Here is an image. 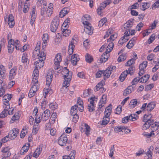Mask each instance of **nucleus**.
I'll return each instance as SVG.
<instances>
[{
	"mask_svg": "<svg viewBox=\"0 0 159 159\" xmlns=\"http://www.w3.org/2000/svg\"><path fill=\"white\" fill-rule=\"evenodd\" d=\"M40 43L38 42L33 52V57L35 59L38 58L39 59L34 62V65L36 68L39 69L44 66V61L46 59L45 53L43 51H40Z\"/></svg>",
	"mask_w": 159,
	"mask_h": 159,
	"instance_id": "f257e3e1",
	"label": "nucleus"
},
{
	"mask_svg": "<svg viewBox=\"0 0 159 159\" xmlns=\"http://www.w3.org/2000/svg\"><path fill=\"white\" fill-rule=\"evenodd\" d=\"M61 74L64 78V81L63 83L62 88H65L66 90H68L72 78V72L70 71L66 67H64L62 70Z\"/></svg>",
	"mask_w": 159,
	"mask_h": 159,
	"instance_id": "f03ea898",
	"label": "nucleus"
},
{
	"mask_svg": "<svg viewBox=\"0 0 159 159\" xmlns=\"http://www.w3.org/2000/svg\"><path fill=\"white\" fill-rule=\"evenodd\" d=\"M116 68L115 66H111L108 67L106 70H99L96 73V77L97 78H100L103 74L104 79H107L109 77L112 72L116 70Z\"/></svg>",
	"mask_w": 159,
	"mask_h": 159,
	"instance_id": "7ed1b4c3",
	"label": "nucleus"
},
{
	"mask_svg": "<svg viewBox=\"0 0 159 159\" xmlns=\"http://www.w3.org/2000/svg\"><path fill=\"white\" fill-rule=\"evenodd\" d=\"M8 51L9 53H12L15 47L16 50H19L20 48V42L17 39H10L8 40Z\"/></svg>",
	"mask_w": 159,
	"mask_h": 159,
	"instance_id": "20e7f679",
	"label": "nucleus"
},
{
	"mask_svg": "<svg viewBox=\"0 0 159 159\" xmlns=\"http://www.w3.org/2000/svg\"><path fill=\"white\" fill-rule=\"evenodd\" d=\"M50 115V111L48 109H46L44 111L43 113L36 116L34 121L37 124L40 123L41 120L45 122L49 119Z\"/></svg>",
	"mask_w": 159,
	"mask_h": 159,
	"instance_id": "39448f33",
	"label": "nucleus"
},
{
	"mask_svg": "<svg viewBox=\"0 0 159 159\" xmlns=\"http://www.w3.org/2000/svg\"><path fill=\"white\" fill-rule=\"evenodd\" d=\"M97 98L95 97H91L88 99L90 104H88L87 108L89 111L91 112L94 110L95 105L97 103Z\"/></svg>",
	"mask_w": 159,
	"mask_h": 159,
	"instance_id": "423d86ee",
	"label": "nucleus"
},
{
	"mask_svg": "<svg viewBox=\"0 0 159 159\" xmlns=\"http://www.w3.org/2000/svg\"><path fill=\"white\" fill-rule=\"evenodd\" d=\"M59 24V20L57 17H55L52 20L50 25V30L52 32H55Z\"/></svg>",
	"mask_w": 159,
	"mask_h": 159,
	"instance_id": "0eeeda50",
	"label": "nucleus"
},
{
	"mask_svg": "<svg viewBox=\"0 0 159 159\" xmlns=\"http://www.w3.org/2000/svg\"><path fill=\"white\" fill-rule=\"evenodd\" d=\"M4 20L6 23H8L10 28H12L14 26V19L12 14H10L7 17L6 16V17H4Z\"/></svg>",
	"mask_w": 159,
	"mask_h": 159,
	"instance_id": "6e6552de",
	"label": "nucleus"
},
{
	"mask_svg": "<svg viewBox=\"0 0 159 159\" xmlns=\"http://www.w3.org/2000/svg\"><path fill=\"white\" fill-rule=\"evenodd\" d=\"M68 143V138L65 134H62L58 140L59 145L61 146H65Z\"/></svg>",
	"mask_w": 159,
	"mask_h": 159,
	"instance_id": "1a4fd4ad",
	"label": "nucleus"
},
{
	"mask_svg": "<svg viewBox=\"0 0 159 159\" xmlns=\"http://www.w3.org/2000/svg\"><path fill=\"white\" fill-rule=\"evenodd\" d=\"M83 23L85 25L84 31L89 35H91L93 33V30L92 27L90 25L89 23L87 21H83Z\"/></svg>",
	"mask_w": 159,
	"mask_h": 159,
	"instance_id": "9d476101",
	"label": "nucleus"
},
{
	"mask_svg": "<svg viewBox=\"0 0 159 159\" xmlns=\"http://www.w3.org/2000/svg\"><path fill=\"white\" fill-rule=\"evenodd\" d=\"M19 133V129L17 128H14L9 132L8 136L10 139L13 140L15 139Z\"/></svg>",
	"mask_w": 159,
	"mask_h": 159,
	"instance_id": "9b49d317",
	"label": "nucleus"
},
{
	"mask_svg": "<svg viewBox=\"0 0 159 159\" xmlns=\"http://www.w3.org/2000/svg\"><path fill=\"white\" fill-rule=\"evenodd\" d=\"M107 96L105 95H102L101 99L100 100V101L98 102V111H102L101 108L103 107L104 105L105 104L107 100Z\"/></svg>",
	"mask_w": 159,
	"mask_h": 159,
	"instance_id": "f8f14e48",
	"label": "nucleus"
},
{
	"mask_svg": "<svg viewBox=\"0 0 159 159\" xmlns=\"http://www.w3.org/2000/svg\"><path fill=\"white\" fill-rule=\"evenodd\" d=\"M17 70L16 67H14L10 71L9 74V79L11 81L14 79L16 75V71Z\"/></svg>",
	"mask_w": 159,
	"mask_h": 159,
	"instance_id": "ddd939ff",
	"label": "nucleus"
},
{
	"mask_svg": "<svg viewBox=\"0 0 159 159\" xmlns=\"http://www.w3.org/2000/svg\"><path fill=\"white\" fill-rule=\"evenodd\" d=\"M53 77V74L52 72H50L48 73L46 79V84L47 85H49L50 84L52 81Z\"/></svg>",
	"mask_w": 159,
	"mask_h": 159,
	"instance_id": "4468645a",
	"label": "nucleus"
},
{
	"mask_svg": "<svg viewBox=\"0 0 159 159\" xmlns=\"http://www.w3.org/2000/svg\"><path fill=\"white\" fill-rule=\"evenodd\" d=\"M112 109V106L110 104L108 107H106L104 112L105 117H110V116L111 114Z\"/></svg>",
	"mask_w": 159,
	"mask_h": 159,
	"instance_id": "2eb2a0df",
	"label": "nucleus"
},
{
	"mask_svg": "<svg viewBox=\"0 0 159 159\" xmlns=\"http://www.w3.org/2000/svg\"><path fill=\"white\" fill-rule=\"evenodd\" d=\"M134 87L132 86H129L124 91L123 95L124 96H127L128 94L131 93L132 91H133Z\"/></svg>",
	"mask_w": 159,
	"mask_h": 159,
	"instance_id": "dca6fc26",
	"label": "nucleus"
},
{
	"mask_svg": "<svg viewBox=\"0 0 159 159\" xmlns=\"http://www.w3.org/2000/svg\"><path fill=\"white\" fill-rule=\"evenodd\" d=\"M80 58L77 54H74L71 56V61L73 65H76L77 62L79 61Z\"/></svg>",
	"mask_w": 159,
	"mask_h": 159,
	"instance_id": "f3484780",
	"label": "nucleus"
},
{
	"mask_svg": "<svg viewBox=\"0 0 159 159\" xmlns=\"http://www.w3.org/2000/svg\"><path fill=\"white\" fill-rule=\"evenodd\" d=\"M30 146L29 143H26L25 145L22 147L20 151V153L21 155L24 154L28 150Z\"/></svg>",
	"mask_w": 159,
	"mask_h": 159,
	"instance_id": "a211bd4d",
	"label": "nucleus"
},
{
	"mask_svg": "<svg viewBox=\"0 0 159 159\" xmlns=\"http://www.w3.org/2000/svg\"><path fill=\"white\" fill-rule=\"evenodd\" d=\"M136 39V38L135 37H134L132 38L127 44V47L129 49H130L132 48L135 43Z\"/></svg>",
	"mask_w": 159,
	"mask_h": 159,
	"instance_id": "6ab92c4d",
	"label": "nucleus"
},
{
	"mask_svg": "<svg viewBox=\"0 0 159 159\" xmlns=\"http://www.w3.org/2000/svg\"><path fill=\"white\" fill-rule=\"evenodd\" d=\"M148 120H150L149 121L150 123L154 122L152 118V116L151 114H145L143 116V121H148Z\"/></svg>",
	"mask_w": 159,
	"mask_h": 159,
	"instance_id": "aec40b11",
	"label": "nucleus"
},
{
	"mask_svg": "<svg viewBox=\"0 0 159 159\" xmlns=\"http://www.w3.org/2000/svg\"><path fill=\"white\" fill-rule=\"evenodd\" d=\"M75 46L73 42L71 41L69 43L68 50V53L69 55H71L73 53Z\"/></svg>",
	"mask_w": 159,
	"mask_h": 159,
	"instance_id": "412c9836",
	"label": "nucleus"
},
{
	"mask_svg": "<svg viewBox=\"0 0 159 159\" xmlns=\"http://www.w3.org/2000/svg\"><path fill=\"white\" fill-rule=\"evenodd\" d=\"M69 11V9L67 8H64L60 11L59 14V16L61 18L63 17Z\"/></svg>",
	"mask_w": 159,
	"mask_h": 159,
	"instance_id": "4be33fe9",
	"label": "nucleus"
},
{
	"mask_svg": "<svg viewBox=\"0 0 159 159\" xmlns=\"http://www.w3.org/2000/svg\"><path fill=\"white\" fill-rule=\"evenodd\" d=\"M62 60L61 56L60 53L57 54L55 56V58L54 60L55 64H60V62Z\"/></svg>",
	"mask_w": 159,
	"mask_h": 159,
	"instance_id": "5701e85b",
	"label": "nucleus"
},
{
	"mask_svg": "<svg viewBox=\"0 0 159 159\" xmlns=\"http://www.w3.org/2000/svg\"><path fill=\"white\" fill-rule=\"evenodd\" d=\"M12 98V96L11 94H8L5 95L3 97V101L4 103H5V102H9V101L11 100Z\"/></svg>",
	"mask_w": 159,
	"mask_h": 159,
	"instance_id": "b1692460",
	"label": "nucleus"
},
{
	"mask_svg": "<svg viewBox=\"0 0 159 159\" xmlns=\"http://www.w3.org/2000/svg\"><path fill=\"white\" fill-rule=\"evenodd\" d=\"M75 151H72L71 153H70L69 155H65L63 156L62 159H75Z\"/></svg>",
	"mask_w": 159,
	"mask_h": 159,
	"instance_id": "393cba45",
	"label": "nucleus"
},
{
	"mask_svg": "<svg viewBox=\"0 0 159 159\" xmlns=\"http://www.w3.org/2000/svg\"><path fill=\"white\" fill-rule=\"evenodd\" d=\"M155 107V104L153 102H151L149 103L146 108V110L147 111H151Z\"/></svg>",
	"mask_w": 159,
	"mask_h": 159,
	"instance_id": "a878e982",
	"label": "nucleus"
},
{
	"mask_svg": "<svg viewBox=\"0 0 159 159\" xmlns=\"http://www.w3.org/2000/svg\"><path fill=\"white\" fill-rule=\"evenodd\" d=\"M129 39V37L128 36L126 37L124 34L123 37H122L119 41L118 44H120V45H122L125 43L127 41H128Z\"/></svg>",
	"mask_w": 159,
	"mask_h": 159,
	"instance_id": "bb28decb",
	"label": "nucleus"
},
{
	"mask_svg": "<svg viewBox=\"0 0 159 159\" xmlns=\"http://www.w3.org/2000/svg\"><path fill=\"white\" fill-rule=\"evenodd\" d=\"M29 60L27 57V54L26 53H23L21 58L22 62L27 65V63H29Z\"/></svg>",
	"mask_w": 159,
	"mask_h": 159,
	"instance_id": "cd10ccee",
	"label": "nucleus"
},
{
	"mask_svg": "<svg viewBox=\"0 0 159 159\" xmlns=\"http://www.w3.org/2000/svg\"><path fill=\"white\" fill-rule=\"evenodd\" d=\"M0 74L2 77H4L6 75L5 67L2 65L0 66Z\"/></svg>",
	"mask_w": 159,
	"mask_h": 159,
	"instance_id": "c85d7f7f",
	"label": "nucleus"
},
{
	"mask_svg": "<svg viewBox=\"0 0 159 159\" xmlns=\"http://www.w3.org/2000/svg\"><path fill=\"white\" fill-rule=\"evenodd\" d=\"M78 107V106L76 105H75L74 106L71 107L70 112V114L71 116L77 114Z\"/></svg>",
	"mask_w": 159,
	"mask_h": 159,
	"instance_id": "c756f323",
	"label": "nucleus"
},
{
	"mask_svg": "<svg viewBox=\"0 0 159 159\" xmlns=\"http://www.w3.org/2000/svg\"><path fill=\"white\" fill-rule=\"evenodd\" d=\"M48 34H44L43 35V37L42 38V40L43 41V44H42V47L43 48V49L44 48H45L46 44H47V41L48 40Z\"/></svg>",
	"mask_w": 159,
	"mask_h": 159,
	"instance_id": "7c9ffc66",
	"label": "nucleus"
},
{
	"mask_svg": "<svg viewBox=\"0 0 159 159\" xmlns=\"http://www.w3.org/2000/svg\"><path fill=\"white\" fill-rule=\"evenodd\" d=\"M148 120V121H144L145 123L142 126V129L143 130H146L148 129L149 128L150 126L153 125V123H150Z\"/></svg>",
	"mask_w": 159,
	"mask_h": 159,
	"instance_id": "2f4dec72",
	"label": "nucleus"
},
{
	"mask_svg": "<svg viewBox=\"0 0 159 159\" xmlns=\"http://www.w3.org/2000/svg\"><path fill=\"white\" fill-rule=\"evenodd\" d=\"M150 6V5L149 3L143 2L142 3V6H140V8L142 10L144 11L149 8Z\"/></svg>",
	"mask_w": 159,
	"mask_h": 159,
	"instance_id": "473e14b6",
	"label": "nucleus"
},
{
	"mask_svg": "<svg viewBox=\"0 0 159 159\" xmlns=\"http://www.w3.org/2000/svg\"><path fill=\"white\" fill-rule=\"evenodd\" d=\"M135 33V30H131L130 29H129L128 30L125 31L124 33V34L126 37H129V35H134Z\"/></svg>",
	"mask_w": 159,
	"mask_h": 159,
	"instance_id": "72a5a7b5",
	"label": "nucleus"
},
{
	"mask_svg": "<svg viewBox=\"0 0 159 159\" xmlns=\"http://www.w3.org/2000/svg\"><path fill=\"white\" fill-rule=\"evenodd\" d=\"M128 74V72L127 71H124L120 75L119 79L121 82L123 81L125 79Z\"/></svg>",
	"mask_w": 159,
	"mask_h": 159,
	"instance_id": "f704fd0d",
	"label": "nucleus"
},
{
	"mask_svg": "<svg viewBox=\"0 0 159 159\" xmlns=\"http://www.w3.org/2000/svg\"><path fill=\"white\" fill-rule=\"evenodd\" d=\"M110 120V117L103 116L102 121V125L105 126L109 123Z\"/></svg>",
	"mask_w": 159,
	"mask_h": 159,
	"instance_id": "c9c22d12",
	"label": "nucleus"
},
{
	"mask_svg": "<svg viewBox=\"0 0 159 159\" xmlns=\"http://www.w3.org/2000/svg\"><path fill=\"white\" fill-rule=\"evenodd\" d=\"M42 151V148H38L33 154V157L35 158L38 157Z\"/></svg>",
	"mask_w": 159,
	"mask_h": 159,
	"instance_id": "e433bc0d",
	"label": "nucleus"
},
{
	"mask_svg": "<svg viewBox=\"0 0 159 159\" xmlns=\"http://www.w3.org/2000/svg\"><path fill=\"white\" fill-rule=\"evenodd\" d=\"M108 55L103 53L101 56L100 59V61L101 63H104L106 62L108 59Z\"/></svg>",
	"mask_w": 159,
	"mask_h": 159,
	"instance_id": "4c0bfd02",
	"label": "nucleus"
},
{
	"mask_svg": "<svg viewBox=\"0 0 159 159\" xmlns=\"http://www.w3.org/2000/svg\"><path fill=\"white\" fill-rule=\"evenodd\" d=\"M149 75L148 74L144 75L140 79V82L142 83H146L148 80L149 78Z\"/></svg>",
	"mask_w": 159,
	"mask_h": 159,
	"instance_id": "58836bf2",
	"label": "nucleus"
},
{
	"mask_svg": "<svg viewBox=\"0 0 159 159\" xmlns=\"http://www.w3.org/2000/svg\"><path fill=\"white\" fill-rule=\"evenodd\" d=\"M50 5L51 6V7H48L46 11L47 14L49 17L50 16H51L53 10V8L52 7L53 4H51Z\"/></svg>",
	"mask_w": 159,
	"mask_h": 159,
	"instance_id": "ea45409f",
	"label": "nucleus"
},
{
	"mask_svg": "<svg viewBox=\"0 0 159 159\" xmlns=\"http://www.w3.org/2000/svg\"><path fill=\"white\" fill-rule=\"evenodd\" d=\"M85 59L86 61L89 63H91L93 61V58L92 56L88 53L86 54Z\"/></svg>",
	"mask_w": 159,
	"mask_h": 159,
	"instance_id": "a19ab883",
	"label": "nucleus"
},
{
	"mask_svg": "<svg viewBox=\"0 0 159 159\" xmlns=\"http://www.w3.org/2000/svg\"><path fill=\"white\" fill-rule=\"evenodd\" d=\"M49 107L51 110L54 111L57 109L58 107V105L56 102H53L49 104Z\"/></svg>",
	"mask_w": 159,
	"mask_h": 159,
	"instance_id": "79ce46f5",
	"label": "nucleus"
},
{
	"mask_svg": "<svg viewBox=\"0 0 159 159\" xmlns=\"http://www.w3.org/2000/svg\"><path fill=\"white\" fill-rule=\"evenodd\" d=\"M129 120L132 121H135L138 118V116L135 114H131L129 116H128Z\"/></svg>",
	"mask_w": 159,
	"mask_h": 159,
	"instance_id": "37998d69",
	"label": "nucleus"
},
{
	"mask_svg": "<svg viewBox=\"0 0 159 159\" xmlns=\"http://www.w3.org/2000/svg\"><path fill=\"white\" fill-rule=\"evenodd\" d=\"M103 87V84L102 81H101L94 88V91L96 92L99 90L101 88Z\"/></svg>",
	"mask_w": 159,
	"mask_h": 159,
	"instance_id": "c03bdc74",
	"label": "nucleus"
},
{
	"mask_svg": "<svg viewBox=\"0 0 159 159\" xmlns=\"http://www.w3.org/2000/svg\"><path fill=\"white\" fill-rule=\"evenodd\" d=\"M62 34L64 36L67 37L69 35L71 32V30L67 29H63L62 30Z\"/></svg>",
	"mask_w": 159,
	"mask_h": 159,
	"instance_id": "a18cd8bd",
	"label": "nucleus"
},
{
	"mask_svg": "<svg viewBox=\"0 0 159 159\" xmlns=\"http://www.w3.org/2000/svg\"><path fill=\"white\" fill-rule=\"evenodd\" d=\"M133 25V20H128L125 24V26L127 28H130Z\"/></svg>",
	"mask_w": 159,
	"mask_h": 159,
	"instance_id": "49530a36",
	"label": "nucleus"
},
{
	"mask_svg": "<svg viewBox=\"0 0 159 159\" xmlns=\"http://www.w3.org/2000/svg\"><path fill=\"white\" fill-rule=\"evenodd\" d=\"M126 58V55L125 54H122L120 55L118 58L117 61L120 62L124 61Z\"/></svg>",
	"mask_w": 159,
	"mask_h": 159,
	"instance_id": "de8ad7c7",
	"label": "nucleus"
},
{
	"mask_svg": "<svg viewBox=\"0 0 159 159\" xmlns=\"http://www.w3.org/2000/svg\"><path fill=\"white\" fill-rule=\"evenodd\" d=\"M48 102L46 98L43 99V101L41 102V107L43 110L45 108L46 105L47 104Z\"/></svg>",
	"mask_w": 159,
	"mask_h": 159,
	"instance_id": "09e8293b",
	"label": "nucleus"
},
{
	"mask_svg": "<svg viewBox=\"0 0 159 159\" xmlns=\"http://www.w3.org/2000/svg\"><path fill=\"white\" fill-rule=\"evenodd\" d=\"M148 62L147 61H143L142 63L140 64L139 65V69H143L144 70L147 66Z\"/></svg>",
	"mask_w": 159,
	"mask_h": 159,
	"instance_id": "8fccbe9b",
	"label": "nucleus"
},
{
	"mask_svg": "<svg viewBox=\"0 0 159 159\" xmlns=\"http://www.w3.org/2000/svg\"><path fill=\"white\" fill-rule=\"evenodd\" d=\"M125 127L124 126H118L115 128L114 131L116 132H119L121 131L123 132V129H125Z\"/></svg>",
	"mask_w": 159,
	"mask_h": 159,
	"instance_id": "3c124183",
	"label": "nucleus"
},
{
	"mask_svg": "<svg viewBox=\"0 0 159 159\" xmlns=\"http://www.w3.org/2000/svg\"><path fill=\"white\" fill-rule=\"evenodd\" d=\"M140 78L139 77H136L131 82L132 85H131V86L134 87L135 88V86L134 85L137 83L138 82L140 81Z\"/></svg>",
	"mask_w": 159,
	"mask_h": 159,
	"instance_id": "603ef678",
	"label": "nucleus"
},
{
	"mask_svg": "<svg viewBox=\"0 0 159 159\" xmlns=\"http://www.w3.org/2000/svg\"><path fill=\"white\" fill-rule=\"evenodd\" d=\"M137 100L136 99H134L131 101L129 105L131 107L134 108L137 105Z\"/></svg>",
	"mask_w": 159,
	"mask_h": 159,
	"instance_id": "864d4df0",
	"label": "nucleus"
},
{
	"mask_svg": "<svg viewBox=\"0 0 159 159\" xmlns=\"http://www.w3.org/2000/svg\"><path fill=\"white\" fill-rule=\"evenodd\" d=\"M19 118L20 116H19V113H16L12 117L11 119V121L12 122H13L16 120L19 119Z\"/></svg>",
	"mask_w": 159,
	"mask_h": 159,
	"instance_id": "5fc2aeb1",
	"label": "nucleus"
},
{
	"mask_svg": "<svg viewBox=\"0 0 159 159\" xmlns=\"http://www.w3.org/2000/svg\"><path fill=\"white\" fill-rule=\"evenodd\" d=\"M85 131L86 135H88L90 131V128L89 126L87 124H84Z\"/></svg>",
	"mask_w": 159,
	"mask_h": 159,
	"instance_id": "6e6d98bb",
	"label": "nucleus"
},
{
	"mask_svg": "<svg viewBox=\"0 0 159 159\" xmlns=\"http://www.w3.org/2000/svg\"><path fill=\"white\" fill-rule=\"evenodd\" d=\"M117 35L116 34H112L110 36V38L107 39V42H111L114 41L117 38Z\"/></svg>",
	"mask_w": 159,
	"mask_h": 159,
	"instance_id": "4d7b16f0",
	"label": "nucleus"
},
{
	"mask_svg": "<svg viewBox=\"0 0 159 159\" xmlns=\"http://www.w3.org/2000/svg\"><path fill=\"white\" fill-rule=\"evenodd\" d=\"M157 21L156 20H154L153 22L151 24V25L149 26V28L150 30H153L156 27L157 24Z\"/></svg>",
	"mask_w": 159,
	"mask_h": 159,
	"instance_id": "13d9d810",
	"label": "nucleus"
},
{
	"mask_svg": "<svg viewBox=\"0 0 159 159\" xmlns=\"http://www.w3.org/2000/svg\"><path fill=\"white\" fill-rule=\"evenodd\" d=\"M153 130H152L150 133H148L146 132H144L143 133V135L144 136L147 138H149L152 136V134H154L153 133Z\"/></svg>",
	"mask_w": 159,
	"mask_h": 159,
	"instance_id": "bf43d9fd",
	"label": "nucleus"
},
{
	"mask_svg": "<svg viewBox=\"0 0 159 159\" xmlns=\"http://www.w3.org/2000/svg\"><path fill=\"white\" fill-rule=\"evenodd\" d=\"M159 7V0H157L152 5V8L154 10L157 8Z\"/></svg>",
	"mask_w": 159,
	"mask_h": 159,
	"instance_id": "052dcab7",
	"label": "nucleus"
},
{
	"mask_svg": "<svg viewBox=\"0 0 159 159\" xmlns=\"http://www.w3.org/2000/svg\"><path fill=\"white\" fill-rule=\"evenodd\" d=\"M115 151L114 145H113L111 147L110 149V152L109 154V156L112 157L114 155V152Z\"/></svg>",
	"mask_w": 159,
	"mask_h": 159,
	"instance_id": "680f3d73",
	"label": "nucleus"
},
{
	"mask_svg": "<svg viewBox=\"0 0 159 159\" xmlns=\"http://www.w3.org/2000/svg\"><path fill=\"white\" fill-rule=\"evenodd\" d=\"M39 88V86L38 85L33 84V85L30 88V89H32V91L36 93L38 90Z\"/></svg>",
	"mask_w": 159,
	"mask_h": 159,
	"instance_id": "e2e57ef3",
	"label": "nucleus"
},
{
	"mask_svg": "<svg viewBox=\"0 0 159 159\" xmlns=\"http://www.w3.org/2000/svg\"><path fill=\"white\" fill-rule=\"evenodd\" d=\"M38 77H33L32 79V84H33L38 85Z\"/></svg>",
	"mask_w": 159,
	"mask_h": 159,
	"instance_id": "0e129e2a",
	"label": "nucleus"
},
{
	"mask_svg": "<svg viewBox=\"0 0 159 159\" xmlns=\"http://www.w3.org/2000/svg\"><path fill=\"white\" fill-rule=\"evenodd\" d=\"M73 116L72 121L75 123H76L77 122L78 120L79 119V116L78 114H76L72 116Z\"/></svg>",
	"mask_w": 159,
	"mask_h": 159,
	"instance_id": "69168bd1",
	"label": "nucleus"
},
{
	"mask_svg": "<svg viewBox=\"0 0 159 159\" xmlns=\"http://www.w3.org/2000/svg\"><path fill=\"white\" fill-rule=\"evenodd\" d=\"M152 152L149 149V150L146 152V154L148 157V159H152Z\"/></svg>",
	"mask_w": 159,
	"mask_h": 159,
	"instance_id": "338daca9",
	"label": "nucleus"
},
{
	"mask_svg": "<svg viewBox=\"0 0 159 159\" xmlns=\"http://www.w3.org/2000/svg\"><path fill=\"white\" fill-rule=\"evenodd\" d=\"M39 68H36L35 67L34 70L33 72V76L34 77H38L39 75V71L38 70Z\"/></svg>",
	"mask_w": 159,
	"mask_h": 159,
	"instance_id": "774afa93",
	"label": "nucleus"
}]
</instances>
